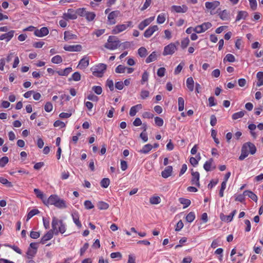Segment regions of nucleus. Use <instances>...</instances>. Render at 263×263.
Listing matches in <instances>:
<instances>
[{
    "label": "nucleus",
    "mask_w": 263,
    "mask_h": 263,
    "mask_svg": "<svg viewBox=\"0 0 263 263\" xmlns=\"http://www.w3.org/2000/svg\"><path fill=\"white\" fill-rule=\"evenodd\" d=\"M45 204L54 205L55 207L59 209H65L67 208L66 201L61 199L57 195H51L46 200H43Z\"/></svg>",
    "instance_id": "obj_1"
},
{
    "label": "nucleus",
    "mask_w": 263,
    "mask_h": 263,
    "mask_svg": "<svg viewBox=\"0 0 263 263\" xmlns=\"http://www.w3.org/2000/svg\"><path fill=\"white\" fill-rule=\"evenodd\" d=\"M256 147L253 143L251 142L246 143L242 147L241 155L239 157V159L240 160H242L248 156L249 153L253 155L256 153Z\"/></svg>",
    "instance_id": "obj_2"
},
{
    "label": "nucleus",
    "mask_w": 263,
    "mask_h": 263,
    "mask_svg": "<svg viewBox=\"0 0 263 263\" xmlns=\"http://www.w3.org/2000/svg\"><path fill=\"white\" fill-rule=\"evenodd\" d=\"M52 228L55 235L59 232L63 234L66 231L65 226L62 220H59L56 217H53L52 221Z\"/></svg>",
    "instance_id": "obj_3"
},
{
    "label": "nucleus",
    "mask_w": 263,
    "mask_h": 263,
    "mask_svg": "<svg viewBox=\"0 0 263 263\" xmlns=\"http://www.w3.org/2000/svg\"><path fill=\"white\" fill-rule=\"evenodd\" d=\"M121 45L120 41L115 36H109L104 47L109 50H114Z\"/></svg>",
    "instance_id": "obj_4"
},
{
    "label": "nucleus",
    "mask_w": 263,
    "mask_h": 263,
    "mask_svg": "<svg viewBox=\"0 0 263 263\" xmlns=\"http://www.w3.org/2000/svg\"><path fill=\"white\" fill-rule=\"evenodd\" d=\"M106 68L107 66L106 64L100 63L91 68V69L93 76L98 78H101L106 71Z\"/></svg>",
    "instance_id": "obj_5"
},
{
    "label": "nucleus",
    "mask_w": 263,
    "mask_h": 263,
    "mask_svg": "<svg viewBox=\"0 0 263 263\" xmlns=\"http://www.w3.org/2000/svg\"><path fill=\"white\" fill-rule=\"evenodd\" d=\"M177 50L176 45L175 43H171L164 48L163 55H172Z\"/></svg>",
    "instance_id": "obj_6"
},
{
    "label": "nucleus",
    "mask_w": 263,
    "mask_h": 263,
    "mask_svg": "<svg viewBox=\"0 0 263 263\" xmlns=\"http://www.w3.org/2000/svg\"><path fill=\"white\" fill-rule=\"evenodd\" d=\"M120 15V12L118 10L111 12L108 15L107 18L109 25H114L116 23L115 18Z\"/></svg>",
    "instance_id": "obj_7"
},
{
    "label": "nucleus",
    "mask_w": 263,
    "mask_h": 263,
    "mask_svg": "<svg viewBox=\"0 0 263 263\" xmlns=\"http://www.w3.org/2000/svg\"><path fill=\"white\" fill-rule=\"evenodd\" d=\"M191 175L192 176L191 179V183L193 185H195L198 187L200 186L199 183V178L200 174L198 172H194L193 170H192Z\"/></svg>",
    "instance_id": "obj_8"
},
{
    "label": "nucleus",
    "mask_w": 263,
    "mask_h": 263,
    "mask_svg": "<svg viewBox=\"0 0 263 263\" xmlns=\"http://www.w3.org/2000/svg\"><path fill=\"white\" fill-rule=\"evenodd\" d=\"M64 49L67 51L73 52V51H81L82 47L81 45H66L64 46Z\"/></svg>",
    "instance_id": "obj_9"
},
{
    "label": "nucleus",
    "mask_w": 263,
    "mask_h": 263,
    "mask_svg": "<svg viewBox=\"0 0 263 263\" xmlns=\"http://www.w3.org/2000/svg\"><path fill=\"white\" fill-rule=\"evenodd\" d=\"M159 28L157 25H154L153 26L149 27L148 29H147L144 33V36L146 38H148L151 36L155 32L158 30Z\"/></svg>",
    "instance_id": "obj_10"
},
{
    "label": "nucleus",
    "mask_w": 263,
    "mask_h": 263,
    "mask_svg": "<svg viewBox=\"0 0 263 263\" xmlns=\"http://www.w3.org/2000/svg\"><path fill=\"white\" fill-rule=\"evenodd\" d=\"M63 17L66 20H75L77 18V15L76 12H75L72 9H69L68 10L67 13H64Z\"/></svg>",
    "instance_id": "obj_11"
},
{
    "label": "nucleus",
    "mask_w": 263,
    "mask_h": 263,
    "mask_svg": "<svg viewBox=\"0 0 263 263\" xmlns=\"http://www.w3.org/2000/svg\"><path fill=\"white\" fill-rule=\"evenodd\" d=\"M49 33V30L47 27H44L40 29H36L34 31V34L38 37H43L47 35Z\"/></svg>",
    "instance_id": "obj_12"
},
{
    "label": "nucleus",
    "mask_w": 263,
    "mask_h": 263,
    "mask_svg": "<svg viewBox=\"0 0 263 263\" xmlns=\"http://www.w3.org/2000/svg\"><path fill=\"white\" fill-rule=\"evenodd\" d=\"M203 168L207 172L215 169L216 165H213V159L211 158L208 161H206L203 165Z\"/></svg>",
    "instance_id": "obj_13"
},
{
    "label": "nucleus",
    "mask_w": 263,
    "mask_h": 263,
    "mask_svg": "<svg viewBox=\"0 0 263 263\" xmlns=\"http://www.w3.org/2000/svg\"><path fill=\"white\" fill-rule=\"evenodd\" d=\"M172 10L177 13H185L187 10L188 8L186 5L176 6L174 5L172 7Z\"/></svg>",
    "instance_id": "obj_14"
},
{
    "label": "nucleus",
    "mask_w": 263,
    "mask_h": 263,
    "mask_svg": "<svg viewBox=\"0 0 263 263\" xmlns=\"http://www.w3.org/2000/svg\"><path fill=\"white\" fill-rule=\"evenodd\" d=\"M154 20V17H151L144 20L139 24L138 28L141 30H143L145 27L148 26Z\"/></svg>",
    "instance_id": "obj_15"
},
{
    "label": "nucleus",
    "mask_w": 263,
    "mask_h": 263,
    "mask_svg": "<svg viewBox=\"0 0 263 263\" xmlns=\"http://www.w3.org/2000/svg\"><path fill=\"white\" fill-rule=\"evenodd\" d=\"M53 236V230H49L46 234H45L41 238V243L44 244L47 241L50 240Z\"/></svg>",
    "instance_id": "obj_16"
},
{
    "label": "nucleus",
    "mask_w": 263,
    "mask_h": 263,
    "mask_svg": "<svg viewBox=\"0 0 263 263\" xmlns=\"http://www.w3.org/2000/svg\"><path fill=\"white\" fill-rule=\"evenodd\" d=\"M71 216L74 223L79 228H81L82 226L81 222L79 220L80 216L78 212L76 211L73 212L71 214Z\"/></svg>",
    "instance_id": "obj_17"
},
{
    "label": "nucleus",
    "mask_w": 263,
    "mask_h": 263,
    "mask_svg": "<svg viewBox=\"0 0 263 263\" xmlns=\"http://www.w3.org/2000/svg\"><path fill=\"white\" fill-rule=\"evenodd\" d=\"M173 167L172 166H166L164 170L161 172L162 177L164 178H167L172 175Z\"/></svg>",
    "instance_id": "obj_18"
},
{
    "label": "nucleus",
    "mask_w": 263,
    "mask_h": 263,
    "mask_svg": "<svg viewBox=\"0 0 263 263\" xmlns=\"http://www.w3.org/2000/svg\"><path fill=\"white\" fill-rule=\"evenodd\" d=\"M127 28V26L126 24H121L118 25L116 26L112 30V33L113 34H118L121 32L123 31Z\"/></svg>",
    "instance_id": "obj_19"
},
{
    "label": "nucleus",
    "mask_w": 263,
    "mask_h": 263,
    "mask_svg": "<svg viewBox=\"0 0 263 263\" xmlns=\"http://www.w3.org/2000/svg\"><path fill=\"white\" fill-rule=\"evenodd\" d=\"M220 5V3L218 1H213L212 2H207L205 4V7L208 9L213 10L215 9Z\"/></svg>",
    "instance_id": "obj_20"
},
{
    "label": "nucleus",
    "mask_w": 263,
    "mask_h": 263,
    "mask_svg": "<svg viewBox=\"0 0 263 263\" xmlns=\"http://www.w3.org/2000/svg\"><path fill=\"white\" fill-rule=\"evenodd\" d=\"M64 34V39L65 41H68L71 40H77L78 38L76 34L72 33L69 31H65Z\"/></svg>",
    "instance_id": "obj_21"
},
{
    "label": "nucleus",
    "mask_w": 263,
    "mask_h": 263,
    "mask_svg": "<svg viewBox=\"0 0 263 263\" xmlns=\"http://www.w3.org/2000/svg\"><path fill=\"white\" fill-rule=\"evenodd\" d=\"M14 31L11 30L7 33L2 34L0 36V40H6L8 42L10 41L14 35Z\"/></svg>",
    "instance_id": "obj_22"
},
{
    "label": "nucleus",
    "mask_w": 263,
    "mask_h": 263,
    "mask_svg": "<svg viewBox=\"0 0 263 263\" xmlns=\"http://www.w3.org/2000/svg\"><path fill=\"white\" fill-rule=\"evenodd\" d=\"M88 65L89 59L88 57H85L80 60L78 66H79L81 69H85L88 66Z\"/></svg>",
    "instance_id": "obj_23"
},
{
    "label": "nucleus",
    "mask_w": 263,
    "mask_h": 263,
    "mask_svg": "<svg viewBox=\"0 0 263 263\" xmlns=\"http://www.w3.org/2000/svg\"><path fill=\"white\" fill-rule=\"evenodd\" d=\"M186 86L190 91H193L194 87V81L192 77L188 78L186 80Z\"/></svg>",
    "instance_id": "obj_24"
},
{
    "label": "nucleus",
    "mask_w": 263,
    "mask_h": 263,
    "mask_svg": "<svg viewBox=\"0 0 263 263\" xmlns=\"http://www.w3.org/2000/svg\"><path fill=\"white\" fill-rule=\"evenodd\" d=\"M243 195L247 196L250 197L252 200L256 202L257 201V196L254 194L252 192L246 190L243 192Z\"/></svg>",
    "instance_id": "obj_25"
},
{
    "label": "nucleus",
    "mask_w": 263,
    "mask_h": 263,
    "mask_svg": "<svg viewBox=\"0 0 263 263\" xmlns=\"http://www.w3.org/2000/svg\"><path fill=\"white\" fill-rule=\"evenodd\" d=\"M220 18L223 21H227L230 18L229 13L227 10H224L219 13Z\"/></svg>",
    "instance_id": "obj_26"
},
{
    "label": "nucleus",
    "mask_w": 263,
    "mask_h": 263,
    "mask_svg": "<svg viewBox=\"0 0 263 263\" xmlns=\"http://www.w3.org/2000/svg\"><path fill=\"white\" fill-rule=\"evenodd\" d=\"M152 148L153 146L151 144H147L145 145L139 152L142 154H147L152 150Z\"/></svg>",
    "instance_id": "obj_27"
},
{
    "label": "nucleus",
    "mask_w": 263,
    "mask_h": 263,
    "mask_svg": "<svg viewBox=\"0 0 263 263\" xmlns=\"http://www.w3.org/2000/svg\"><path fill=\"white\" fill-rule=\"evenodd\" d=\"M248 13L245 11H239L236 17V21H239L241 19H245Z\"/></svg>",
    "instance_id": "obj_28"
},
{
    "label": "nucleus",
    "mask_w": 263,
    "mask_h": 263,
    "mask_svg": "<svg viewBox=\"0 0 263 263\" xmlns=\"http://www.w3.org/2000/svg\"><path fill=\"white\" fill-rule=\"evenodd\" d=\"M157 59V54L155 51L153 52L146 59V63L155 61Z\"/></svg>",
    "instance_id": "obj_29"
},
{
    "label": "nucleus",
    "mask_w": 263,
    "mask_h": 263,
    "mask_svg": "<svg viewBox=\"0 0 263 263\" xmlns=\"http://www.w3.org/2000/svg\"><path fill=\"white\" fill-rule=\"evenodd\" d=\"M97 206L100 210H107L109 208L108 204L103 201L98 202Z\"/></svg>",
    "instance_id": "obj_30"
},
{
    "label": "nucleus",
    "mask_w": 263,
    "mask_h": 263,
    "mask_svg": "<svg viewBox=\"0 0 263 263\" xmlns=\"http://www.w3.org/2000/svg\"><path fill=\"white\" fill-rule=\"evenodd\" d=\"M258 82L257 83V86L259 87L263 85V72H258L256 75Z\"/></svg>",
    "instance_id": "obj_31"
},
{
    "label": "nucleus",
    "mask_w": 263,
    "mask_h": 263,
    "mask_svg": "<svg viewBox=\"0 0 263 263\" xmlns=\"http://www.w3.org/2000/svg\"><path fill=\"white\" fill-rule=\"evenodd\" d=\"M137 108H142L141 104H138L137 105L131 107L130 111H129V115L130 116H134L136 115V114L137 112Z\"/></svg>",
    "instance_id": "obj_32"
},
{
    "label": "nucleus",
    "mask_w": 263,
    "mask_h": 263,
    "mask_svg": "<svg viewBox=\"0 0 263 263\" xmlns=\"http://www.w3.org/2000/svg\"><path fill=\"white\" fill-rule=\"evenodd\" d=\"M36 250H33L31 248H28L27 252V257L28 259L32 258L36 253Z\"/></svg>",
    "instance_id": "obj_33"
},
{
    "label": "nucleus",
    "mask_w": 263,
    "mask_h": 263,
    "mask_svg": "<svg viewBox=\"0 0 263 263\" xmlns=\"http://www.w3.org/2000/svg\"><path fill=\"white\" fill-rule=\"evenodd\" d=\"M161 199L159 196H153L149 198V202L152 204H157L160 202Z\"/></svg>",
    "instance_id": "obj_34"
},
{
    "label": "nucleus",
    "mask_w": 263,
    "mask_h": 263,
    "mask_svg": "<svg viewBox=\"0 0 263 263\" xmlns=\"http://www.w3.org/2000/svg\"><path fill=\"white\" fill-rule=\"evenodd\" d=\"M39 211L37 209H33L31 210L28 214L27 216V221H28L31 218H32L33 216L39 213Z\"/></svg>",
    "instance_id": "obj_35"
},
{
    "label": "nucleus",
    "mask_w": 263,
    "mask_h": 263,
    "mask_svg": "<svg viewBox=\"0 0 263 263\" xmlns=\"http://www.w3.org/2000/svg\"><path fill=\"white\" fill-rule=\"evenodd\" d=\"M245 111H240L236 113H234L232 115V119L233 120H237L239 118H241L245 115Z\"/></svg>",
    "instance_id": "obj_36"
},
{
    "label": "nucleus",
    "mask_w": 263,
    "mask_h": 263,
    "mask_svg": "<svg viewBox=\"0 0 263 263\" xmlns=\"http://www.w3.org/2000/svg\"><path fill=\"white\" fill-rule=\"evenodd\" d=\"M179 200L181 204L185 205V206L183 207L184 209L187 208L191 204V201L188 199L180 198Z\"/></svg>",
    "instance_id": "obj_37"
},
{
    "label": "nucleus",
    "mask_w": 263,
    "mask_h": 263,
    "mask_svg": "<svg viewBox=\"0 0 263 263\" xmlns=\"http://www.w3.org/2000/svg\"><path fill=\"white\" fill-rule=\"evenodd\" d=\"M184 100L183 98L179 97L178 98V110L180 111L184 109Z\"/></svg>",
    "instance_id": "obj_38"
},
{
    "label": "nucleus",
    "mask_w": 263,
    "mask_h": 263,
    "mask_svg": "<svg viewBox=\"0 0 263 263\" xmlns=\"http://www.w3.org/2000/svg\"><path fill=\"white\" fill-rule=\"evenodd\" d=\"M220 217L221 220L227 221L228 222L231 221L233 219L232 216L230 215L226 216L222 213L220 214Z\"/></svg>",
    "instance_id": "obj_39"
},
{
    "label": "nucleus",
    "mask_w": 263,
    "mask_h": 263,
    "mask_svg": "<svg viewBox=\"0 0 263 263\" xmlns=\"http://www.w3.org/2000/svg\"><path fill=\"white\" fill-rule=\"evenodd\" d=\"M110 183V180L108 178H103L100 182L101 185L102 187L104 188H107Z\"/></svg>",
    "instance_id": "obj_40"
},
{
    "label": "nucleus",
    "mask_w": 263,
    "mask_h": 263,
    "mask_svg": "<svg viewBox=\"0 0 263 263\" xmlns=\"http://www.w3.org/2000/svg\"><path fill=\"white\" fill-rule=\"evenodd\" d=\"M195 218V215L194 212H190L186 216V220L189 222H192Z\"/></svg>",
    "instance_id": "obj_41"
},
{
    "label": "nucleus",
    "mask_w": 263,
    "mask_h": 263,
    "mask_svg": "<svg viewBox=\"0 0 263 263\" xmlns=\"http://www.w3.org/2000/svg\"><path fill=\"white\" fill-rule=\"evenodd\" d=\"M126 70V67L125 66L122 65H119L116 67L115 71L116 73H124Z\"/></svg>",
    "instance_id": "obj_42"
},
{
    "label": "nucleus",
    "mask_w": 263,
    "mask_h": 263,
    "mask_svg": "<svg viewBox=\"0 0 263 263\" xmlns=\"http://www.w3.org/2000/svg\"><path fill=\"white\" fill-rule=\"evenodd\" d=\"M51 62L54 64H60L62 62V57L59 55H55L52 58Z\"/></svg>",
    "instance_id": "obj_43"
},
{
    "label": "nucleus",
    "mask_w": 263,
    "mask_h": 263,
    "mask_svg": "<svg viewBox=\"0 0 263 263\" xmlns=\"http://www.w3.org/2000/svg\"><path fill=\"white\" fill-rule=\"evenodd\" d=\"M185 65V63L183 62H181L178 66L176 68L174 73L175 74H179L182 70L183 66Z\"/></svg>",
    "instance_id": "obj_44"
},
{
    "label": "nucleus",
    "mask_w": 263,
    "mask_h": 263,
    "mask_svg": "<svg viewBox=\"0 0 263 263\" xmlns=\"http://www.w3.org/2000/svg\"><path fill=\"white\" fill-rule=\"evenodd\" d=\"M203 32L212 27V24L210 22H205L201 25Z\"/></svg>",
    "instance_id": "obj_45"
},
{
    "label": "nucleus",
    "mask_w": 263,
    "mask_h": 263,
    "mask_svg": "<svg viewBox=\"0 0 263 263\" xmlns=\"http://www.w3.org/2000/svg\"><path fill=\"white\" fill-rule=\"evenodd\" d=\"M87 12L85 8H79L76 11L77 14L83 17H85Z\"/></svg>",
    "instance_id": "obj_46"
},
{
    "label": "nucleus",
    "mask_w": 263,
    "mask_h": 263,
    "mask_svg": "<svg viewBox=\"0 0 263 263\" xmlns=\"http://www.w3.org/2000/svg\"><path fill=\"white\" fill-rule=\"evenodd\" d=\"M95 16H96V14L95 13L90 12L87 11V12L86 14V16H85V18H86V20L88 21H91L93 20Z\"/></svg>",
    "instance_id": "obj_47"
},
{
    "label": "nucleus",
    "mask_w": 263,
    "mask_h": 263,
    "mask_svg": "<svg viewBox=\"0 0 263 263\" xmlns=\"http://www.w3.org/2000/svg\"><path fill=\"white\" fill-rule=\"evenodd\" d=\"M138 54L142 58L145 57L147 55V50L144 47H140L138 49Z\"/></svg>",
    "instance_id": "obj_48"
},
{
    "label": "nucleus",
    "mask_w": 263,
    "mask_h": 263,
    "mask_svg": "<svg viewBox=\"0 0 263 263\" xmlns=\"http://www.w3.org/2000/svg\"><path fill=\"white\" fill-rule=\"evenodd\" d=\"M190 43V40L188 37L183 39L181 42V46L182 49H184L187 47Z\"/></svg>",
    "instance_id": "obj_49"
},
{
    "label": "nucleus",
    "mask_w": 263,
    "mask_h": 263,
    "mask_svg": "<svg viewBox=\"0 0 263 263\" xmlns=\"http://www.w3.org/2000/svg\"><path fill=\"white\" fill-rule=\"evenodd\" d=\"M92 90L97 95H101L102 92V88L99 86H94L92 87Z\"/></svg>",
    "instance_id": "obj_50"
},
{
    "label": "nucleus",
    "mask_w": 263,
    "mask_h": 263,
    "mask_svg": "<svg viewBox=\"0 0 263 263\" xmlns=\"http://www.w3.org/2000/svg\"><path fill=\"white\" fill-rule=\"evenodd\" d=\"M0 182L3 184L6 185L8 187H12V184L11 182L8 181V180L3 177H0Z\"/></svg>",
    "instance_id": "obj_51"
},
{
    "label": "nucleus",
    "mask_w": 263,
    "mask_h": 263,
    "mask_svg": "<svg viewBox=\"0 0 263 263\" xmlns=\"http://www.w3.org/2000/svg\"><path fill=\"white\" fill-rule=\"evenodd\" d=\"M235 60L234 56L232 54H228L226 55L224 59V61H227L229 62H234Z\"/></svg>",
    "instance_id": "obj_52"
},
{
    "label": "nucleus",
    "mask_w": 263,
    "mask_h": 263,
    "mask_svg": "<svg viewBox=\"0 0 263 263\" xmlns=\"http://www.w3.org/2000/svg\"><path fill=\"white\" fill-rule=\"evenodd\" d=\"M165 21V16L164 14H160L158 16L157 22L158 24H162Z\"/></svg>",
    "instance_id": "obj_53"
},
{
    "label": "nucleus",
    "mask_w": 263,
    "mask_h": 263,
    "mask_svg": "<svg viewBox=\"0 0 263 263\" xmlns=\"http://www.w3.org/2000/svg\"><path fill=\"white\" fill-rule=\"evenodd\" d=\"M155 124L158 126H162L163 124V120L162 118L156 117L155 118Z\"/></svg>",
    "instance_id": "obj_54"
},
{
    "label": "nucleus",
    "mask_w": 263,
    "mask_h": 263,
    "mask_svg": "<svg viewBox=\"0 0 263 263\" xmlns=\"http://www.w3.org/2000/svg\"><path fill=\"white\" fill-rule=\"evenodd\" d=\"M9 161V159L7 157L5 156L2 157L0 159V166L4 167L8 162Z\"/></svg>",
    "instance_id": "obj_55"
},
{
    "label": "nucleus",
    "mask_w": 263,
    "mask_h": 263,
    "mask_svg": "<svg viewBox=\"0 0 263 263\" xmlns=\"http://www.w3.org/2000/svg\"><path fill=\"white\" fill-rule=\"evenodd\" d=\"M81 74L79 72H76L72 75V80L75 81H78L81 80Z\"/></svg>",
    "instance_id": "obj_56"
},
{
    "label": "nucleus",
    "mask_w": 263,
    "mask_h": 263,
    "mask_svg": "<svg viewBox=\"0 0 263 263\" xmlns=\"http://www.w3.org/2000/svg\"><path fill=\"white\" fill-rule=\"evenodd\" d=\"M106 86L108 87L110 91H113L114 90V82L112 80L108 79L106 81Z\"/></svg>",
    "instance_id": "obj_57"
},
{
    "label": "nucleus",
    "mask_w": 263,
    "mask_h": 263,
    "mask_svg": "<svg viewBox=\"0 0 263 263\" xmlns=\"http://www.w3.org/2000/svg\"><path fill=\"white\" fill-rule=\"evenodd\" d=\"M53 125L54 127H60V128H63L65 126V124L60 120H57L54 122Z\"/></svg>",
    "instance_id": "obj_58"
},
{
    "label": "nucleus",
    "mask_w": 263,
    "mask_h": 263,
    "mask_svg": "<svg viewBox=\"0 0 263 263\" xmlns=\"http://www.w3.org/2000/svg\"><path fill=\"white\" fill-rule=\"evenodd\" d=\"M34 192L38 198L43 199L44 194L41 191L37 189H34Z\"/></svg>",
    "instance_id": "obj_59"
},
{
    "label": "nucleus",
    "mask_w": 263,
    "mask_h": 263,
    "mask_svg": "<svg viewBox=\"0 0 263 263\" xmlns=\"http://www.w3.org/2000/svg\"><path fill=\"white\" fill-rule=\"evenodd\" d=\"M45 110L47 112H50L53 108L52 104L50 102H47L45 105Z\"/></svg>",
    "instance_id": "obj_60"
},
{
    "label": "nucleus",
    "mask_w": 263,
    "mask_h": 263,
    "mask_svg": "<svg viewBox=\"0 0 263 263\" xmlns=\"http://www.w3.org/2000/svg\"><path fill=\"white\" fill-rule=\"evenodd\" d=\"M84 205H85V207L86 209H89V210L93 208V207H94V206L92 204V203H91V202L89 200H86L84 202Z\"/></svg>",
    "instance_id": "obj_61"
},
{
    "label": "nucleus",
    "mask_w": 263,
    "mask_h": 263,
    "mask_svg": "<svg viewBox=\"0 0 263 263\" xmlns=\"http://www.w3.org/2000/svg\"><path fill=\"white\" fill-rule=\"evenodd\" d=\"M183 226H184L183 223L182 222V220H179L176 226L175 231H180L183 227Z\"/></svg>",
    "instance_id": "obj_62"
},
{
    "label": "nucleus",
    "mask_w": 263,
    "mask_h": 263,
    "mask_svg": "<svg viewBox=\"0 0 263 263\" xmlns=\"http://www.w3.org/2000/svg\"><path fill=\"white\" fill-rule=\"evenodd\" d=\"M40 236V233L39 232L31 231L30 234V236L33 239H37Z\"/></svg>",
    "instance_id": "obj_63"
},
{
    "label": "nucleus",
    "mask_w": 263,
    "mask_h": 263,
    "mask_svg": "<svg viewBox=\"0 0 263 263\" xmlns=\"http://www.w3.org/2000/svg\"><path fill=\"white\" fill-rule=\"evenodd\" d=\"M250 7L253 10H255L257 7V2L256 0H249Z\"/></svg>",
    "instance_id": "obj_64"
}]
</instances>
